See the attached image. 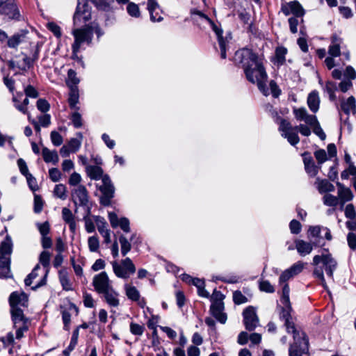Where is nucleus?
<instances>
[{"instance_id":"nucleus-1","label":"nucleus","mask_w":356,"mask_h":356,"mask_svg":"<svg viewBox=\"0 0 356 356\" xmlns=\"http://www.w3.org/2000/svg\"><path fill=\"white\" fill-rule=\"evenodd\" d=\"M235 60L241 64L247 79L252 83H256L265 96L268 95L266 86L268 75L264 67L263 59L252 50L243 49L236 52Z\"/></svg>"},{"instance_id":"nucleus-2","label":"nucleus","mask_w":356,"mask_h":356,"mask_svg":"<svg viewBox=\"0 0 356 356\" xmlns=\"http://www.w3.org/2000/svg\"><path fill=\"white\" fill-rule=\"evenodd\" d=\"M320 264H323L327 275L332 279L333 273L337 268V263L332 254L325 249L322 250L320 254L314 257L313 265L316 266L314 270V275L321 280L322 285L325 288L326 283L323 270L321 266H318Z\"/></svg>"},{"instance_id":"nucleus-3","label":"nucleus","mask_w":356,"mask_h":356,"mask_svg":"<svg viewBox=\"0 0 356 356\" xmlns=\"http://www.w3.org/2000/svg\"><path fill=\"white\" fill-rule=\"evenodd\" d=\"M289 286L285 284L282 290L281 302L283 306L281 308L280 313V319L284 321V325L286 326L288 332H292L293 334L296 332H300L301 331L297 330L295 327L294 323L291 321V312L292 308L289 300Z\"/></svg>"},{"instance_id":"nucleus-4","label":"nucleus","mask_w":356,"mask_h":356,"mask_svg":"<svg viewBox=\"0 0 356 356\" xmlns=\"http://www.w3.org/2000/svg\"><path fill=\"white\" fill-rule=\"evenodd\" d=\"M192 15H197L200 19L210 25L213 31L217 35L218 44L220 50V56L222 59L226 58V46L227 40L224 39L222 37V30L218 27L208 16L197 10H192L191 11Z\"/></svg>"},{"instance_id":"nucleus-5","label":"nucleus","mask_w":356,"mask_h":356,"mask_svg":"<svg viewBox=\"0 0 356 356\" xmlns=\"http://www.w3.org/2000/svg\"><path fill=\"white\" fill-rule=\"evenodd\" d=\"M294 342L290 345L289 356H308L309 342L303 332L293 334Z\"/></svg>"},{"instance_id":"nucleus-6","label":"nucleus","mask_w":356,"mask_h":356,"mask_svg":"<svg viewBox=\"0 0 356 356\" xmlns=\"http://www.w3.org/2000/svg\"><path fill=\"white\" fill-rule=\"evenodd\" d=\"M112 266L115 275L123 279L129 277L136 271V267L129 258L122 260L120 263L113 261Z\"/></svg>"},{"instance_id":"nucleus-7","label":"nucleus","mask_w":356,"mask_h":356,"mask_svg":"<svg viewBox=\"0 0 356 356\" xmlns=\"http://www.w3.org/2000/svg\"><path fill=\"white\" fill-rule=\"evenodd\" d=\"M72 34L74 37V42L72 44L74 45V49L80 48L81 44L84 42L90 44L92 39V30L89 25H86L83 28L74 29L72 31Z\"/></svg>"},{"instance_id":"nucleus-8","label":"nucleus","mask_w":356,"mask_h":356,"mask_svg":"<svg viewBox=\"0 0 356 356\" xmlns=\"http://www.w3.org/2000/svg\"><path fill=\"white\" fill-rule=\"evenodd\" d=\"M279 130L281 132L282 136L286 138L291 145L294 146L300 142V138L296 127H293L287 120H281L279 126Z\"/></svg>"},{"instance_id":"nucleus-9","label":"nucleus","mask_w":356,"mask_h":356,"mask_svg":"<svg viewBox=\"0 0 356 356\" xmlns=\"http://www.w3.org/2000/svg\"><path fill=\"white\" fill-rule=\"evenodd\" d=\"M12 246H0V277L8 278L10 277V256L12 252Z\"/></svg>"},{"instance_id":"nucleus-10","label":"nucleus","mask_w":356,"mask_h":356,"mask_svg":"<svg viewBox=\"0 0 356 356\" xmlns=\"http://www.w3.org/2000/svg\"><path fill=\"white\" fill-rule=\"evenodd\" d=\"M72 199L76 206L85 207L88 210L89 205V195L86 188L79 185L71 191Z\"/></svg>"},{"instance_id":"nucleus-11","label":"nucleus","mask_w":356,"mask_h":356,"mask_svg":"<svg viewBox=\"0 0 356 356\" xmlns=\"http://www.w3.org/2000/svg\"><path fill=\"white\" fill-rule=\"evenodd\" d=\"M92 285L95 291L99 295L113 287L112 282L104 271L94 276Z\"/></svg>"},{"instance_id":"nucleus-12","label":"nucleus","mask_w":356,"mask_h":356,"mask_svg":"<svg viewBox=\"0 0 356 356\" xmlns=\"http://www.w3.org/2000/svg\"><path fill=\"white\" fill-rule=\"evenodd\" d=\"M102 181V184L99 186V189L103 195L100 202L101 204L107 206L110 204V200L113 197L115 189L110 177L107 175H104Z\"/></svg>"},{"instance_id":"nucleus-13","label":"nucleus","mask_w":356,"mask_h":356,"mask_svg":"<svg viewBox=\"0 0 356 356\" xmlns=\"http://www.w3.org/2000/svg\"><path fill=\"white\" fill-rule=\"evenodd\" d=\"M243 323L245 328L249 331L254 330L259 325V318L257 316L254 307H248L243 312Z\"/></svg>"},{"instance_id":"nucleus-14","label":"nucleus","mask_w":356,"mask_h":356,"mask_svg":"<svg viewBox=\"0 0 356 356\" xmlns=\"http://www.w3.org/2000/svg\"><path fill=\"white\" fill-rule=\"evenodd\" d=\"M0 13L12 19H18L19 17V11L14 0H0Z\"/></svg>"},{"instance_id":"nucleus-15","label":"nucleus","mask_w":356,"mask_h":356,"mask_svg":"<svg viewBox=\"0 0 356 356\" xmlns=\"http://www.w3.org/2000/svg\"><path fill=\"white\" fill-rule=\"evenodd\" d=\"M10 308L22 309L28 306V296L23 291H14L9 297Z\"/></svg>"},{"instance_id":"nucleus-16","label":"nucleus","mask_w":356,"mask_h":356,"mask_svg":"<svg viewBox=\"0 0 356 356\" xmlns=\"http://www.w3.org/2000/svg\"><path fill=\"white\" fill-rule=\"evenodd\" d=\"M91 19V12L86 4L78 3L74 15V24L80 26L81 22H86Z\"/></svg>"},{"instance_id":"nucleus-17","label":"nucleus","mask_w":356,"mask_h":356,"mask_svg":"<svg viewBox=\"0 0 356 356\" xmlns=\"http://www.w3.org/2000/svg\"><path fill=\"white\" fill-rule=\"evenodd\" d=\"M282 11L285 15L293 14L296 17H300L304 15V10L301 5L296 1L283 4Z\"/></svg>"},{"instance_id":"nucleus-18","label":"nucleus","mask_w":356,"mask_h":356,"mask_svg":"<svg viewBox=\"0 0 356 356\" xmlns=\"http://www.w3.org/2000/svg\"><path fill=\"white\" fill-rule=\"evenodd\" d=\"M104 300L111 307H118L120 305L119 293L113 287L101 294Z\"/></svg>"},{"instance_id":"nucleus-19","label":"nucleus","mask_w":356,"mask_h":356,"mask_svg":"<svg viewBox=\"0 0 356 356\" xmlns=\"http://www.w3.org/2000/svg\"><path fill=\"white\" fill-rule=\"evenodd\" d=\"M293 113L298 120L304 121L308 125L316 122V117L309 115L305 108H296L293 110Z\"/></svg>"},{"instance_id":"nucleus-20","label":"nucleus","mask_w":356,"mask_h":356,"mask_svg":"<svg viewBox=\"0 0 356 356\" xmlns=\"http://www.w3.org/2000/svg\"><path fill=\"white\" fill-rule=\"evenodd\" d=\"M95 224L97 227L99 232L104 238V243H110V233L107 229V224L105 219L100 216H94Z\"/></svg>"},{"instance_id":"nucleus-21","label":"nucleus","mask_w":356,"mask_h":356,"mask_svg":"<svg viewBox=\"0 0 356 356\" xmlns=\"http://www.w3.org/2000/svg\"><path fill=\"white\" fill-rule=\"evenodd\" d=\"M210 310L217 321L222 324L225 323L227 318L226 314L223 312L224 304H211Z\"/></svg>"},{"instance_id":"nucleus-22","label":"nucleus","mask_w":356,"mask_h":356,"mask_svg":"<svg viewBox=\"0 0 356 356\" xmlns=\"http://www.w3.org/2000/svg\"><path fill=\"white\" fill-rule=\"evenodd\" d=\"M10 312L15 327H17L18 325H27V320L24 318L22 309L10 308Z\"/></svg>"},{"instance_id":"nucleus-23","label":"nucleus","mask_w":356,"mask_h":356,"mask_svg":"<svg viewBox=\"0 0 356 356\" xmlns=\"http://www.w3.org/2000/svg\"><path fill=\"white\" fill-rule=\"evenodd\" d=\"M342 39L337 35H333L331 38V44L329 47L328 53L331 56L337 57L341 54L340 46Z\"/></svg>"},{"instance_id":"nucleus-24","label":"nucleus","mask_w":356,"mask_h":356,"mask_svg":"<svg viewBox=\"0 0 356 356\" xmlns=\"http://www.w3.org/2000/svg\"><path fill=\"white\" fill-rule=\"evenodd\" d=\"M90 207H88V210L86 211H82L83 219L85 222V228L89 233L93 232L95 229V216L90 215Z\"/></svg>"},{"instance_id":"nucleus-25","label":"nucleus","mask_w":356,"mask_h":356,"mask_svg":"<svg viewBox=\"0 0 356 356\" xmlns=\"http://www.w3.org/2000/svg\"><path fill=\"white\" fill-rule=\"evenodd\" d=\"M42 154L46 163H52L56 165L59 161V157L56 150L51 151L47 147H43Z\"/></svg>"},{"instance_id":"nucleus-26","label":"nucleus","mask_w":356,"mask_h":356,"mask_svg":"<svg viewBox=\"0 0 356 356\" xmlns=\"http://www.w3.org/2000/svg\"><path fill=\"white\" fill-rule=\"evenodd\" d=\"M159 8L160 6L157 2V0H147V10L150 15L151 21L155 22H161L163 20V17L161 15H159L158 17L154 15V12L156 10H159Z\"/></svg>"},{"instance_id":"nucleus-27","label":"nucleus","mask_w":356,"mask_h":356,"mask_svg":"<svg viewBox=\"0 0 356 356\" xmlns=\"http://www.w3.org/2000/svg\"><path fill=\"white\" fill-rule=\"evenodd\" d=\"M86 172L88 176L94 180L102 179V177L104 176L102 168L97 165H87Z\"/></svg>"},{"instance_id":"nucleus-28","label":"nucleus","mask_w":356,"mask_h":356,"mask_svg":"<svg viewBox=\"0 0 356 356\" xmlns=\"http://www.w3.org/2000/svg\"><path fill=\"white\" fill-rule=\"evenodd\" d=\"M320 99L318 97V94L316 91L312 92L307 98V104L309 109L316 113L318 111L319 108Z\"/></svg>"},{"instance_id":"nucleus-29","label":"nucleus","mask_w":356,"mask_h":356,"mask_svg":"<svg viewBox=\"0 0 356 356\" xmlns=\"http://www.w3.org/2000/svg\"><path fill=\"white\" fill-rule=\"evenodd\" d=\"M26 35L25 33H17L8 38L7 44L10 48H16L19 44L26 41Z\"/></svg>"},{"instance_id":"nucleus-30","label":"nucleus","mask_w":356,"mask_h":356,"mask_svg":"<svg viewBox=\"0 0 356 356\" xmlns=\"http://www.w3.org/2000/svg\"><path fill=\"white\" fill-rule=\"evenodd\" d=\"M337 185L339 187L338 195L341 201L342 202L341 207H343V204L346 202L350 201L353 199V195L350 189L343 187L340 183H337Z\"/></svg>"},{"instance_id":"nucleus-31","label":"nucleus","mask_w":356,"mask_h":356,"mask_svg":"<svg viewBox=\"0 0 356 356\" xmlns=\"http://www.w3.org/2000/svg\"><path fill=\"white\" fill-rule=\"evenodd\" d=\"M59 280L63 290L72 291V282L68 278V273L66 270L59 271Z\"/></svg>"},{"instance_id":"nucleus-32","label":"nucleus","mask_w":356,"mask_h":356,"mask_svg":"<svg viewBox=\"0 0 356 356\" xmlns=\"http://www.w3.org/2000/svg\"><path fill=\"white\" fill-rule=\"evenodd\" d=\"M79 94L78 87H73L70 88V92L68 98L69 105L71 108L73 109H79V107H76V104L79 103Z\"/></svg>"},{"instance_id":"nucleus-33","label":"nucleus","mask_w":356,"mask_h":356,"mask_svg":"<svg viewBox=\"0 0 356 356\" xmlns=\"http://www.w3.org/2000/svg\"><path fill=\"white\" fill-rule=\"evenodd\" d=\"M40 47L41 44L39 42L33 44V48L34 49L33 53L31 56L26 55L24 58V61L26 65H30L35 60H38Z\"/></svg>"},{"instance_id":"nucleus-34","label":"nucleus","mask_w":356,"mask_h":356,"mask_svg":"<svg viewBox=\"0 0 356 356\" xmlns=\"http://www.w3.org/2000/svg\"><path fill=\"white\" fill-rule=\"evenodd\" d=\"M125 293L127 298L133 301H138L140 298L138 290L134 286L129 284L124 285Z\"/></svg>"},{"instance_id":"nucleus-35","label":"nucleus","mask_w":356,"mask_h":356,"mask_svg":"<svg viewBox=\"0 0 356 356\" xmlns=\"http://www.w3.org/2000/svg\"><path fill=\"white\" fill-rule=\"evenodd\" d=\"M287 54V49L284 47H278L275 49V63L277 65H282L285 62V56Z\"/></svg>"},{"instance_id":"nucleus-36","label":"nucleus","mask_w":356,"mask_h":356,"mask_svg":"<svg viewBox=\"0 0 356 356\" xmlns=\"http://www.w3.org/2000/svg\"><path fill=\"white\" fill-rule=\"evenodd\" d=\"M355 99L354 97H349L346 102L341 103V108L346 113L355 111Z\"/></svg>"},{"instance_id":"nucleus-37","label":"nucleus","mask_w":356,"mask_h":356,"mask_svg":"<svg viewBox=\"0 0 356 356\" xmlns=\"http://www.w3.org/2000/svg\"><path fill=\"white\" fill-rule=\"evenodd\" d=\"M80 80L76 76V73L74 70L70 69L67 72V79L66 83L70 88L73 87H77Z\"/></svg>"},{"instance_id":"nucleus-38","label":"nucleus","mask_w":356,"mask_h":356,"mask_svg":"<svg viewBox=\"0 0 356 356\" xmlns=\"http://www.w3.org/2000/svg\"><path fill=\"white\" fill-rule=\"evenodd\" d=\"M318 190L320 193H325L333 192L335 190L334 186L326 179L321 180L318 182Z\"/></svg>"},{"instance_id":"nucleus-39","label":"nucleus","mask_w":356,"mask_h":356,"mask_svg":"<svg viewBox=\"0 0 356 356\" xmlns=\"http://www.w3.org/2000/svg\"><path fill=\"white\" fill-rule=\"evenodd\" d=\"M304 163H305V170L308 174H309L311 176H315L317 172V167L314 164V162L312 159V158H305L304 159Z\"/></svg>"},{"instance_id":"nucleus-40","label":"nucleus","mask_w":356,"mask_h":356,"mask_svg":"<svg viewBox=\"0 0 356 356\" xmlns=\"http://www.w3.org/2000/svg\"><path fill=\"white\" fill-rule=\"evenodd\" d=\"M54 194L56 197L60 200H66L67 197L66 186L62 184H56L54 189Z\"/></svg>"},{"instance_id":"nucleus-41","label":"nucleus","mask_w":356,"mask_h":356,"mask_svg":"<svg viewBox=\"0 0 356 356\" xmlns=\"http://www.w3.org/2000/svg\"><path fill=\"white\" fill-rule=\"evenodd\" d=\"M77 136H79V139L72 138L67 144V146L71 149L72 153L77 152L81 145V140L83 138V135L81 133L79 132L77 133Z\"/></svg>"},{"instance_id":"nucleus-42","label":"nucleus","mask_w":356,"mask_h":356,"mask_svg":"<svg viewBox=\"0 0 356 356\" xmlns=\"http://www.w3.org/2000/svg\"><path fill=\"white\" fill-rule=\"evenodd\" d=\"M323 227L321 226H310L308 229V236L314 238H323L322 235Z\"/></svg>"},{"instance_id":"nucleus-43","label":"nucleus","mask_w":356,"mask_h":356,"mask_svg":"<svg viewBox=\"0 0 356 356\" xmlns=\"http://www.w3.org/2000/svg\"><path fill=\"white\" fill-rule=\"evenodd\" d=\"M323 204L328 207H336L339 203V197L327 193L323 197Z\"/></svg>"},{"instance_id":"nucleus-44","label":"nucleus","mask_w":356,"mask_h":356,"mask_svg":"<svg viewBox=\"0 0 356 356\" xmlns=\"http://www.w3.org/2000/svg\"><path fill=\"white\" fill-rule=\"evenodd\" d=\"M127 11L131 17L138 18L140 16L139 7L135 3L129 2L127 7Z\"/></svg>"},{"instance_id":"nucleus-45","label":"nucleus","mask_w":356,"mask_h":356,"mask_svg":"<svg viewBox=\"0 0 356 356\" xmlns=\"http://www.w3.org/2000/svg\"><path fill=\"white\" fill-rule=\"evenodd\" d=\"M196 283L194 286H195L197 289V293L200 296L204 297V298H209V293L204 289L205 284L204 281L203 280L199 279L198 280L195 281Z\"/></svg>"},{"instance_id":"nucleus-46","label":"nucleus","mask_w":356,"mask_h":356,"mask_svg":"<svg viewBox=\"0 0 356 356\" xmlns=\"http://www.w3.org/2000/svg\"><path fill=\"white\" fill-rule=\"evenodd\" d=\"M95 6L102 10H108L111 7V2L113 0H90Z\"/></svg>"},{"instance_id":"nucleus-47","label":"nucleus","mask_w":356,"mask_h":356,"mask_svg":"<svg viewBox=\"0 0 356 356\" xmlns=\"http://www.w3.org/2000/svg\"><path fill=\"white\" fill-rule=\"evenodd\" d=\"M304 266V263H302V261H298L295 263L293 265H292L287 270L292 275V276L294 277L300 274L302 271Z\"/></svg>"},{"instance_id":"nucleus-48","label":"nucleus","mask_w":356,"mask_h":356,"mask_svg":"<svg viewBox=\"0 0 356 356\" xmlns=\"http://www.w3.org/2000/svg\"><path fill=\"white\" fill-rule=\"evenodd\" d=\"M51 253L48 250H44L40 255L39 261L40 263L44 267H48L49 265L50 258Z\"/></svg>"},{"instance_id":"nucleus-49","label":"nucleus","mask_w":356,"mask_h":356,"mask_svg":"<svg viewBox=\"0 0 356 356\" xmlns=\"http://www.w3.org/2000/svg\"><path fill=\"white\" fill-rule=\"evenodd\" d=\"M259 289L266 293L275 292L274 286L268 280H261L259 282Z\"/></svg>"},{"instance_id":"nucleus-50","label":"nucleus","mask_w":356,"mask_h":356,"mask_svg":"<svg viewBox=\"0 0 356 356\" xmlns=\"http://www.w3.org/2000/svg\"><path fill=\"white\" fill-rule=\"evenodd\" d=\"M233 300L235 304L241 305L247 302L248 298L240 291H236L233 293Z\"/></svg>"},{"instance_id":"nucleus-51","label":"nucleus","mask_w":356,"mask_h":356,"mask_svg":"<svg viewBox=\"0 0 356 356\" xmlns=\"http://www.w3.org/2000/svg\"><path fill=\"white\" fill-rule=\"evenodd\" d=\"M224 298V295L220 291L214 289L211 296V304H223L222 300Z\"/></svg>"},{"instance_id":"nucleus-52","label":"nucleus","mask_w":356,"mask_h":356,"mask_svg":"<svg viewBox=\"0 0 356 356\" xmlns=\"http://www.w3.org/2000/svg\"><path fill=\"white\" fill-rule=\"evenodd\" d=\"M144 330L145 327L143 325L134 323L130 324V332L134 335L141 336Z\"/></svg>"},{"instance_id":"nucleus-53","label":"nucleus","mask_w":356,"mask_h":356,"mask_svg":"<svg viewBox=\"0 0 356 356\" xmlns=\"http://www.w3.org/2000/svg\"><path fill=\"white\" fill-rule=\"evenodd\" d=\"M62 218L66 224L74 220V216L71 210L67 207H64L62 209Z\"/></svg>"},{"instance_id":"nucleus-54","label":"nucleus","mask_w":356,"mask_h":356,"mask_svg":"<svg viewBox=\"0 0 356 356\" xmlns=\"http://www.w3.org/2000/svg\"><path fill=\"white\" fill-rule=\"evenodd\" d=\"M56 250L58 253L54 258V267L58 268L62 264L63 261V257L61 254V252L64 251V246H57Z\"/></svg>"},{"instance_id":"nucleus-55","label":"nucleus","mask_w":356,"mask_h":356,"mask_svg":"<svg viewBox=\"0 0 356 356\" xmlns=\"http://www.w3.org/2000/svg\"><path fill=\"white\" fill-rule=\"evenodd\" d=\"M313 128V131L315 134H316L321 140H325L326 135L320 127V124L316 120V122L314 124H309Z\"/></svg>"},{"instance_id":"nucleus-56","label":"nucleus","mask_w":356,"mask_h":356,"mask_svg":"<svg viewBox=\"0 0 356 356\" xmlns=\"http://www.w3.org/2000/svg\"><path fill=\"white\" fill-rule=\"evenodd\" d=\"M51 140L55 146H60L63 142L62 136L56 131H51Z\"/></svg>"},{"instance_id":"nucleus-57","label":"nucleus","mask_w":356,"mask_h":356,"mask_svg":"<svg viewBox=\"0 0 356 356\" xmlns=\"http://www.w3.org/2000/svg\"><path fill=\"white\" fill-rule=\"evenodd\" d=\"M49 175L51 180L54 182L58 181L61 178V172L56 168L49 169Z\"/></svg>"},{"instance_id":"nucleus-58","label":"nucleus","mask_w":356,"mask_h":356,"mask_svg":"<svg viewBox=\"0 0 356 356\" xmlns=\"http://www.w3.org/2000/svg\"><path fill=\"white\" fill-rule=\"evenodd\" d=\"M216 280H221L222 282H223L225 283L234 284V283L238 282L239 277L236 275H231L224 276V277H216Z\"/></svg>"},{"instance_id":"nucleus-59","label":"nucleus","mask_w":356,"mask_h":356,"mask_svg":"<svg viewBox=\"0 0 356 356\" xmlns=\"http://www.w3.org/2000/svg\"><path fill=\"white\" fill-rule=\"evenodd\" d=\"M302 225L300 222L296 220H292L289 223V229L292 234H298L300 232Z\"/></svg>"},{"instance_id":"nucleus-60","label":"nucleus","mask_w":356,"mask_h":356,"mask_svg":"<svg viewBox=\"0 0 356 356\" xmlns=\"http://www.w3.org/2000/svg\"><path fill=\"white\" fill-rule=\"evenodd\" d=\"M72 122L75 128H80L82 126L81 115L78 112H74L71 116Z\"/></svg>"},{"instance_id":"nucleus-61","label":"nucleus","mask_w":356,"mask_h":356,"mask_svg":"<svg viewBox=\"0 0 356 356\" xmlns=\"http://www.w3.org/2000/svg\"><path fill=\"white\" fill-rule=\"evenodd\" d=\"M37 108L42 113H46L49 110L50 105L44 99H39L37 101Z\"/></svg>"},{"instance_id":"nucleus-62","label":"nucleus","mask_w":356,"mask_h":356,"mask_svg":"<svg viewBox=\"0 0 356 356\" xmlns=\"http://www.w3.org/2000/svg\"><path fill=\"white\" fill-rule=\"evenodd\" d=\"M83 302L84 306L88 308H92L95 307V301L91 294L84 293L83 296Z\"/></svg>"},{"instance_id":"nucleus-63","label":"nucleus","mask_w":356,"mask_h":356,"mask_svg":"<svg viewBox=\"0 0 356 356\" xmlns=\"http://www.w3.org/2000/svg\"><path fill=\"white\" fill-rule=\"evenodd\" d=\"M81 175L79 173L74 172L70 175L68 183L70 186H74L76 187L77 186L80 185L79 183L81 182Z\"/></svg>"},{"instance_id":"nucleus-64","label":"nucleus","mask_w":356,"mask_h":356,"mask_svg":"<svg viewBox=\"0 0 356 356\" xmlns=\"http://www.w3.org/2000/svg\"><path fill=\"white\" fill-rule=\"evenodd\" d=\"M48 29L51 31L55 36L60 38L61 35L60 28L54 22H49L47 25Z\"/></svg>"}]
</instances>
